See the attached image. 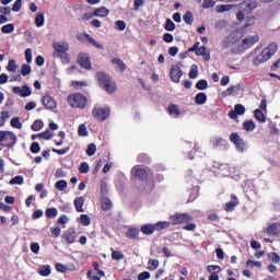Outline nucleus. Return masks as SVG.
I'll return each instance as SVG.
<instances>
[{
  "label": "nucleus",
  "instance_id": "b1692460",
  "mask_svg": "<svg viewBox=\"0 0 280 280\" xmlns=\"http://www.w3.org/2000/svg\"><path fill=\"white\" fill-rule=\"evenodd\" d=\"M84 197H77L74 199V208L78 213H84Z\"/></svg>",
  "mask_w": 280,
  "mask_h": 280
},
{
  "label": "nucleus",
  "instance_id": "052dcab7",
  "mask_svg": "<svg viewBox=\"0 0 280 280\" xmlns=\"http://www.w3.org/2000/svg\"><path fill=\"white\" fill-rule=\"evenodd\" d=\"M235 91H240V86L232 85V86L228 88L226 91L223 92V95H225V96L233 95V93H235Z\"/></svg>",
  "mask_w": 280,
  "mask_h": 280
},
{
  "label": "nucleus",
  "instance_id": "79ce46f5",
  "mask_svg": "<svg viewBox=\"0 0 280 280\" xmlns=\"http://www.w3.org/2000/svg\"><path fill=\"white\" fill-rule=\"evenodd\" d=\"M46 218L54 219L58 215V209L56 208H48L45 211Z\"/></svg>",
  "mask_w": 280,
  "mask_h": 280
},
{
  "label": "nucleus",
  "instance_id": "13d9d810",
  "mask_svg": "<svg viewBox=\"0 0 280 280\" xmlns=\"http://www.w3.org/2000/svg\"><path fill=\"white\" fill-rule=\"evenodd\" d=\"M257 18H255V15H249L246 18V22H245V25L244 27H253V25H255V21H256Z\"/></svg>",
  "mask_w": 280,
  "mask_h": 280
},
{
  "label": "nucleus",
  "instance_id": "e433bc0d",
  "mask_svg": "<svg viewBox=\"0 0 280 280\" xmlns=\"http://www.w3.org/2000/svg\"><path fill=\"white\" fill-rule=\"evenodd\" d=\"M43 126H45L43 120H35L32 124L31 129L33 130V132H38L39 130H43Z\"/></svg>",
  "mask_w": 280,
  "mask_h": 280
},
{
  "label": "nucleus",
  "instance_id": "c756f323",
  "mask_svg": "<svg viewBox=\"0 0 280 280\" xmlns=\"http://www.w3.org/2000/svg\"><path fill=\"white\" fill-rule=\"evenodd\" d=\"M143 235H152L154 233V224H143L140 229Z\"/></svg>",
  "mask_w": 280,
  "mask_h": 280
},
{
  "label": "nucleus",
  "instance_id": "6e6d98bb",
  "mask_svg": "<svg viewBox=\"0 0 280 280\" xmlns=\"http://www.w3.org/2000/svg\"><path fill=\"white\" fill-rule=\"evenodd\" d=\"M7 71H10L11 73H14V71H16V61L14 59L9 60Z\"/></svg>",
  "mask_w": 280,
  "mask_h": 280
},
{
  "label": "nucleus",
  "instance_id": "a878e982",
  "mask_svg": "<svg viewBox=\"0 0 280 280\" xmlns=\"http://www.w3.org/2000/svg\"><path fill=\"white\" fill-rule=\"evenodd\" d=\"M207 94L203 92H199L195 96V103L198 104V106H202L203 104H207Z\"/></svg>",
  "mask_w": 280,
  "mask_h": 280
},
{
  "label": "nucleus",
  "instance_id": "c03bdc74",
  "mask_svg": "<svg viewBox=\"0 0 280 280\" xmlns=\"http://www.w3.org/2000/svg\"><path fill=\"white\" fill-rule=\"evenodd\" d=\"M85 152L88 156H94V154L97 152V145H95V143H90Z\"/></svg>",
  "mask_w": 280,
  "mask_h": 280
},
{
  "label": "nucleus",
  "instance_id": "5701e85b",
  "mask_svg": "<svg viewBox=\"0 0 280 280\" xmlns=\"http://www.w3.org/2000/svg\"><path fill=\"white\" fill-rule=\"evenodd\" d=\"M83 36L86 38L88 43H90V45H92L96 49H104V45L95 40V38H93L89 33H83Z\"/></svg>",
  "mask_w": 280,
  "mask_h": 280
},
{
  "label": "nucleus",
  "instance_id": "8fccbe9b",
  "mask_svg": "<svg viewBox=\"0 0 280 280\" xmlns=\"http://www.w3.org/2000/svg\"><path fill=\"white\" fill-rule=\"evenodd\" d=\"M2 34H12L14 32V24H5L1 27Z\"/></svg>",
  "mask_w": 280,
  "mask_h": 280
},
{
  "label": "nucleus",
  "instance_id": "0e129e2a",
  "mask_svg": "<svg viewBox=\"0 0 280 280\" xmlns=\"http://www.w3.org/2000/svg\"><path fill=\"white\" fill-rule=\"evenodd\" d=\"M116 25V30H118L119 32H124V30H126V22L118 20L115 22Z\"/></svg>",
  "mask_w": 280,
  "mask_h": 280
},
{
  "label": "nucleus",
  "instance_id": "e2e57ef3",
  "mask_svg": "<svg viewBox=\"0 0 280 280\" xmlns=\"http://www.w3.org/2000/svg\"><path fill=\"white\" fill-rule=\"evenodd\" d=\"M269 259L272 261V264H279L280 262V256L279 254L272 252L269 254Z\"/></svg>",
  "mask_w": 280,
  "mask_h": 280
},
{
  "label": "nucleus",
  "instance_id": "cd10ccee",
  "mask_svg": "<svg viewBox=\"0 0 280 280\" xmlns=\"http://www.w3.org/2000/svg\"><path fill=\"white\" fill-rule=\"evenodd\" d=\"M153 226L154 231H164V229H170V226H172V223L167 221H160L153 224Z\"/></svg>",
  "mask_w": 280,
  "mask_h": 280
},
{
  "label": "nucleus",
  "instance_id": "9d476101",
  "mask_svg": "<svg viewBox=\"0 0 280 280\" xmlns=\"http://www.w3.org/2000/svg\"><path fill=\"white\" fill-rule=\"evenodd\" d=\"M78 65L82 67V69H85L86 71H91L93 69V66L91 65V57L88 52H80L78 55Z\"/></svg>",
  "mask_w": 280,
  "mask_h": 280
},
{
  "label": "nucleus",
  "instance_id": "ddd939ff",
  "mask_svg": "<svg viewBox=\"0 0 280 280\" xmlns=\"http://www.w3.org/2000/svg\"><path fill=\"white\" fill-rule=\"evenodd\" d=\"M42 104L46 108V110H56L58 108V103L54 98V96L46 94L42 97Z\"/></svg>",
  "mask_w": 280,
  "mask_h": 280
},
{
  "label": "nucleus",
  "instance_id": "ea45409f",
  "mask_svg": "<svg viewBox=\"0 0 280 280\" xmlns=\"http://www.w3.org/2000/svg\"><path fill=\"white\" fill-rule=\"evenodd\" d=\"M11 126L12 128H16L18 130H21V128H23V122L21 121V118L13 117L11 119Z\"/></svg>",
  "mask_w": 280,
  "mask_h": 280
},
{
  "label": "nucleus",
  "instance_id": "4d7b16f0",
  "mask_svg": "<svg viewBox=\"0 0 280 280\" xmlns=\"http://www.w3.org/2000/svg\"><path fill=\"white\" fill-rule=\"evenodd\" d=\"M188 77L191 80H196V78H198V66L194 65L192 68L190 69Z\"/></svg>",
  "mask_w": 280,
  "mask_h": 280
},
{
  "label": "nucleus",
  "instance_id": "a19ab883",
  "mask_svg": "<svg viewBox=\"0 0 280 280\" xmlns=\"http://www.w3.org/2000/svg\"><path fill=\"white\" fill-rule=\"evenodd\" d=\"M183 20L185 21V23L187 25H192V23H194V13H191V11H187L184 14Z\"/></svg>",
  "mask_w": 280,
  "mask_h": 280
},
{
  "label": "nucleus",
  "instance_id": "7ed1b4c3",
  "mask_svg": "<svg viewBox=\"0 0 280 280\" xmlns=\"http://www.w3.org/2000/svg\"><path fill=\"white\" fill-rule=\"evenodd\" d=\"M277 49L278 46L276 43L269 44L267 48L262 49L261 52L254 58L253 65L255 67H259V65H262V62H268V60L275 56Z\"/></svg>",
  "mask_w": 280,
  "mask_h": 280
},
{
  "label": "nucleus",
  "instance_id": "4468645a",
  "mask_svg": "<svg viewBox=\"0 0 280 280\" xmlns=\"http://www.w3.org/2000/svg\"><path fill=\"white\" fill-rule=\"evenodd\" d=\"M170 78L173 82H180V78H183V70L180 69V62L173 65L170 71Z\"/></svg>",
  "mask_w": 280,
  "mask_h": 280
},
{
  "label": "nucleus",
  "instance_id": "f8f14e48",
  "mask_svg": "<svg viewBox=\"0 0 280 280\" xmlns=\"http://www.w3.org/2000/svg\"><path fill=\"white\" fill-rule=\"evenodd\" d=\"M230 141L231 143H234L236 150H238V152H244V150H246V142L244 141V139H242L240 137V135L237 132H233L230 136Z\"/></svg>",
  "mask_w": 280,
  "mask_h": 280
},
{
  "label": "nucleus",
  "instance_id": "473e14b6",
  "mask_svg": "<svg viewBox=\"0 0 280 280\" xmlns=\"http://www.w3.org/2000/svg\"><path fill=\"white\" fill-rule=\"evenodd\" d=\"M254 117L257 121H260V124H266V115H264V112H261V109H255Z\"/></svg>",
  "mask_w": 280,
  "mask_h": 280
},
{
  "label": "nucleus",
  "instance_id": "09e8293b",
  "mask_svg": "<svg viewBox=\"0 0 280 280\" xmlns=\"http://www.w3.org/2000/svg\"><path fill=\"white\" fill-rule=\"evenodd\" d=\"M79 137H89V130L86 129V125L82 124L78 129Z\"/></svg>",
  "mask_w": 280,
  "mask_h": 280
},
{
  "label": "nucleus",
  "instance_id": "0eeeda50",
  "mask_svg": "<svg viewBox=\"0 0 280 280\" xmlns=\"http://www.w3.org/2000/svg\"><path fill=\"white\" fill-rule=\"evenodd\" d=\"M16 141H19V139L14 132L0 130V145L2 148L12 149L16 145Z\"/></svg>",
  "mask_w": 280,
  "mask_h": 280
},
{
  "label": "nucleus",
  "instance_id": "aec40b11",
  "mask_svg": "<svg viewBox=\"0 0 280 280\" xmlns=\"http://www.w3.org/2000/svg\"><path fill=\"white\" fill-rule=\"evenodd\" d=\"M266 233H268V235H272L273 237H277L280 234V223L270 224L267 228Z\"/></svg>",
  "mask_w": 280,
  "mask_h": 280
},
{
  "label": "nucleus",
  "instance_id": "c9c22d12",
  "mask_svg": "<svg viewBox=\"0 0 280 280\" xmlns=\"http://www.w3.org/2000/svg\"><path fill=\"white\" fill-rule=\"evenodd\" d=\"M112 63L116 65L119 69V71L124 72L126 71V63L124 62V60L119 59V58H114L112 59Z\"/></svg>",
  "mask_w": 280,
  "mask_h": 280
},
{
  "label": "nucleus",
  "instance_id": "bf43d9fd",
  "mask_svg": "<svg viewBox=\"0 0 280 280\" xmlns=\"http://www.w3.org/2000/svg\"><path fill=\"white\" fill-rule=\"evenodd\" d=\"M32 154H38L40 152V144L38 142H33L30 147Z\"/></svg>",
  "mask_w": 280,
  "mask_h": 280
},
{
  "label": "nucleus",
  "instance_id": "f704fd0d",
  "mask_svg": "<svg viewBox=\"0 0 280 280\" xmlns=\"http://www.w3.org/2000/svg\"><path fill=\"white\" fill-rule=\"evenodd\" d=\"M35 25L36 27H43L45 25V14L39 12L35 18Z\"/></svg>",
  "mask_w": 280,
  "mask_h": 280
},
{
  "label": "nucleus",
  "instance_id": "338daca9",
  "mask_svg": "<svg viewBox=\"0 0 280 280\" xmlns=\"http://www.w3.org/2000/svg\"><path fill=\"white\" fill-rule=\"evenodd\" d=\"M23 3V0H16L12 5L13 12H21V5Z\"/></svg>",
  "mask_w": 280,
  "mask_h": 280
},
{
  "label": "nucleus",
  "instance_id": "2eb2a0df",
  "mask_svg": "<svg viewBox=\"0 0 280 280\" xmlns=\"http://www.w3.org/2000/svg\"><path fill=\"white\" fill-rule=\"evenodd\" d=\"M12 93H14V95H19L20 97H30V95H32V89H30L27 85L13 86Z\"/></svg>",
  "mask_w": 280,
  "mask_h": 280
},
{
  "label": "nucleus",
  "instance_id": "a211bd4d",
  "mask_svg": "<svg viewBox=\"0 0 280 280\" xmlns=\"http://www.w3.org/2000/svg\"><path fill=\"white\" fill-rule=\"evenodd\" d=\"M244 49H250L253 45H256V43H259V36L258 35H252L242 40Z\"/></svg>",
  "mask_w": 280,
  "mask_h": 280
},
{
  "label": "nucleus",
  "instance_id": "dca6fc26",
  "mask_svg": "<svg viewBox=\"0 0 280 280\" xmlns=\"http://www.w3.org/2000/svg\"><path fill=\"white\" fill-rule=\"evenodd\" d=\"M132 172H133L135 178H137L138 180H147L148 179V170L139 167V166H135L132 168Z\"/></svg>",
  "mask_w": 280,
  "mask_h": 280
},
{
  "label": "nucleus",
  "instance_id": "680f3d73",
  "mask_svg": "<svg viewBox=\"0 0 280 280\" xmlns=\"http://www.w3.org/2000/svg\"><path fill=\"white\" fill-rule=\"evenodd\" d=\"M220 270H222V268L218 265H209L208 266V272H210L211 275H213V272H215V275H218V272H220Z\"/></svg>",
  "mask_w": 280,
  "mask_h": 280
},
{
  "label": "nucleus",
  "instance_id": "3c124183",
  "mask_svg": "<svg viewBox=\"0 0 280 280\" xmlns=\"http://www.w3.org/2000/svg\"><path fill=\"white\" fill-rule=\"evenodd\" d=\"M91 167L89 166V163L82 162L79 166L80 174H89Z\"/></svg>",
  "mask_w": 280,
  "mask_h": 280
},
{
  "label": "nucleus",
  "instance_id": "69168bd1",
  "mask_svg": "<svg viewBox=\"0 0 280 280\" xmlns=\"http://www.w3.org/2000/svg\"><path fill=\"white\" fill-rule=\"evenodd\" d=\"M38 137L40 139L49 140V139H51V137H54V133H51V131H49V130H46V131H44L42 133H38Z\"/></svg>",
  "mask_w": 280,
  "mask_h": 280
},
{
  "label": "nucleus",
  "instance_id": "9b49d317",
  "mask_svg": "<svg viewBox=\"0 0 280 280\" xmlns=\"http://www.w3.org/2000/svg\"><path fill=\"white\" fill-rule=\"evenodd\" d=\"M61 240L66 242V244H75V240H78V232L73 228H69L63 231L61 235Z\"/></svg>",
  "mask_w": 280,
  "mask_h": 280
},
{
  "label": "nucleus",
  "instance_id": "a18cd8bd",
  "mask_svg": "<svg viewBox=\"0 0 280 280\" xmlns=\"http://www.w3.org/2000/svg\"><path fill=\"white\" fill-rule=\"evenodd\" d=\"M32 73V66L27 63H23L21 67V75H30Z\"/></svg>",
  "mask_w": 280,
  "mask_h": 280
},
{
  "label": "nucleus",
  "instance_id": "1a4fd4ad",
  "mask_svg": "<svg viewBox=\"0 0 280 280\" xmlns=\"http://www.w3.org/2000/svg\"><path fill=\"white\" fill-rule=\"evenodd\" d=\"M189 52H195L196 56H202L203 60H211V54L207 52L206 46H200V42H196L192 47L188 49Z\"/></svg>",
  "mask_w": 280,
  "mask_h": 280
},
{
  "label": "nucleus",
  "instance_id": "f03ea898",
  "mask_svg": "<svg viewBox=\"0 0 280 280\" xmlns=\"http://www.w3.org/2000/svg\"><path fill=\"white\" fill-rule=\"evenodd\" d=\"M96 80L98 82V86L106 91L108 95L115 93L117 91V83L113 81L110 75L106 74V72H97Z\"/></svg>",
  "mask_w": 280,
  "mask_h": 280
},
{
  "label": "nucleus",
  "instance_id": "412c9836",
  "mask_svg": "<svg viewBox=\"0 0 280 280\" xmlns=\"http://www.w3.org/2000/svg\"><path fill=\"white\" fill-rule=\"evenodd\" d=\"M101 209H103V211H110L113 209V202L110 201V199L108 197L102 196Z\"/></svg>",
  "mask_w": 280,
  "mask_h": 280
},
{
  "label": "nucleus",
  "instance_id": "de8ad7c7",
  "mask_svg": "<svg viewBox=\"0 0 280 280\" xmlns=\"http://www.w3.org/2000/svg\"><path fill=\"white\" fill-rule=\"evenodd\" d=\"M164 28L166 32H174V30H176V24L172 20L167 19Z\"/></svg>",
  "mask_w": 280,
  "mask_h": 280
},
{
  "label": "nucleus",
  "instance_id": "2f4dec72",
  "mask_svg": "<svg viewBox=\"0 0 280 280\" xmlns=\"http://www.w3.org/2000/svg\"><path fill=\"white\" fill-rule=\"evenodd\" d=\"M94 16H101L106 18V15L109 13L108 9L106 7H101L94 10Z\"/></svg>",
  "mask_w": 280,
  "mask_h": 280
},
{
  "label": "nucleus",
  "instance_id": "423d86ee",
  "mask_svg": "<svg viewBox=\"0 0 280 280\" xmlns=\"http://www.w3.org/2000/svg\"><path fill=\"white\" fill-rule=\"evenodd\" d=\"M92 117L96 121H106L110 117V107L109 106H104L100 104H95L93 109H92Z\"/></svg>",
  "mask_w": 280,
  "mask_h": 280
},
{
  "label": "nucleus",
  "instance_id": "4be33fe9",
  "mask_svg": "<svg viewBox=\"0 0 280 280\" xmlns=\"http://www.w3.org/2000/svg\"><path fill=\"white\" fill-rule=\"evenodd\" d=\"M231 198H232V201H228V202L224 205L225 211H234V210H235V207H236L237 205H240V201H237V196L232 195Z\"/></svg>",
  "mask_w": 280,
  "mask_h": 280
},
{
  "label": "nucleus",
  "instance_id": "f257e3e1",
  "mask_svg": "<svg viewBox=\"0 0 280 280\" xmlns=\"http://www.w3.org/2000/svg\"><path fill=\"white\" fill-rule=\"evenodd\" d=\"M52 49H54V52H52L54 58H60L63 65H69V62H71V57H69V54H67L69 51V43L55 42L52 44Z\"/></svg>",
  "mask_w": 280,
  "mask_h": 280
},
{
  "label": "nucleus",
  "instance_id": "c85d7f7f",
  "mask_svg": "<svg viewBox=\"0 0 280 280\" xmlns=\"http://www.w3.org/2000/svg\"><path fill=\"white\" fill-rule=\"evenodd\" d=\"M233 8H237V5H235V4H218L215 7V10H217V12L222 13V12H229V11L233 10Z\"/></svg>",
  "mask_w": 280,
  "mask_h": 280
},
{
  "label": "nucleus",
  "instance_id": "5fc2aeb1",
  "mask_svg": "<svg viewBox=\"0 0 280 280\" xmlns=\"http://www.w3.org/2000/svg\"><path fill=\"white\" fill-rule=\"evenodd\" d=\"M23 180L24 178L22 175H16L10 180V185H23Z\"/></svg>",
  "mask_w": 280,
  "mask_h": 280
},
{
  "label": "nucleus",
  "instance_id": "603ef678",
  "mask_svg": "<svg viewBox=\"0 0 280 280\" xmlns=\"http://www.w3.org/2000/svg\"><path fill=\"white\" fill-rule=\"evenodd\" d=\"M138 163H150V155L147 153H140L137 158Z\"/></svg>",
  "mask_w": 280,
  "mask_h": 280
},
{
  "label": "nucleus",
  "instance_id": "6ab92c4d",
  "mask_svg": "<svg viewBox=\"0 0 280 280\" xmlns=\"http://www.w3.org/2000/svg\"><path fill=\"white\" fill-rule=\"evenodd\" d=\"M139 233H141V230L139 228H129L125 235L128 240H139Z\"/></svg>",
  "mask_w": 280,
  "mask_h": 280
},
{
  "label": "nucleus",
  "instance_id": "6e6552de",
  "mask_svg": "<svg viewBox=\"0 0 280 280\" xmlns=\"http://www.w3.org/2000/svg\"><path fill=\"white\" fill-rule=\"evenodd\" d=\"M171 224L176 226L178 224H189V222H194V217L187 212L185 213H175L170 217Z\"/></svg>",
  "mask_w": 280,
  "mask_h": 280
},
{
  "label": "nucleus",
  "instance_id": "393cba45",
  "mask_svg": "<svg viewBox=\"0 0 280 280\" xmlns=\"http://www.w3.org/2000/svg\"><path fill=\"white\" fill-rule=\"evenodd\" d=\"M37 272L40 275V277H49V275H51V266L42 265L38 267Z\"/></svg>",
  "mask_w": 280,
  "mask_h": 280
},
{
  "label": "nucleus",
  "instance_id": "864d4df0",
  "mask_svg": "<svg viewBox=\"0 0 280 280\" xmlns=\"http://www.w3.org/2000/svg\"><path fill=\"white\" fill-rule=\"evenodd\" d=\"M80 222L83 226H89L91 224V217L89 214H81Z\"/></svg>",
  "mask_w": 280,
  "mask_h": 280
},
{
  "label": "nucleus",
  "instance_id": "bb28decb",
  "mask_svg": "<svg viewBox=\"0 0 280 280\" xmlns=\"http://www.w3.org/2000/svg\"><path fill=\"white\" fill-rule=\"evenodd\" d=\"M168 114L171 117H179L180 116V109L178 108V105L176 104H170L168 105Z\"/></svg>",
  "mask_w": 280,
  "mask_h": 280
},
{
  "label": "nucleus",
  "instance_id": "72a5a7b5",
  "mask_svg": "<svg viewBox=\"0 0 280 280\" xmlns=\"http://www.w3.org/2000/svg\"><path fill=\"white\" fill-rule=\"evenodd\" d=\"M160 262L156 258H150L148 261V270L154 271L156 268H159Z\"/></svg>",
  "mask_w": 280,
  "mask_h": 280
},
{
  "label": "nucleus",
  "instance_id": "37998d69",
  "mask_svg": "<svg viewBox=\"0 0 280 280\" xmlns=\"http://www.w3.org/2000/svg\"><path fill=\"white\" fill-rule=\"evenodd\" d=\"M124 253H121L120 250H114L112 249V259L114 261H119L121 259H124Z\"/></svg>",
  "mask_w": 280,
  "mask_h": 280
},
{
  "label": "nucleus",
  "instance_id": "58836bf2",
  "mask_svg": "<svg viewBox=\"0 0 280 280\" xmlns=\"http://www.w3.org/2000/svg\"><path fill=\"white\" fill-rule=\"evenodd\" d=\"M10 119V112H1L0 113V128H3L5 126V121Z\"/></svg>",
  "mask_w": 280,
  "mask_h": 280
},
{
  "label": "nucleus",
  "instance_id": "20e7f679",
  "mask_svg": "<svg viewBox=\"0 0 280 280\" xmlns=\"http://www.w3.org/2000/svg\"><path fill=\"white\" fill-rule=\"evenodd\" d=\"M236 8H240L238 12L236 13V19L242 22L246 19V14H253L255 10H257V2L256 1H243L238 4H235Z\"/></svg>",
  "mask_w": 280,
  "mask_h": 280
},
{
  "label": "nucleus",
  "instance_id": "f3484780",
  "mask_svg": "<svg viewBox=\"0 0 280 280\" xmlns=\"http://www.w3.org/2000/svg\"><path fill=\"white\" fill-rule=\"evenodd\" d=\"M246 113V107L242 104H236L234 110L229 112L230 119H237V115H244Z\"/></svg>",
  "mask_w": 280,
  "mask_h": 280
},
{
  "label": "nucleus",
  "instance_id": "49530a36",
  "mask_svg": "<svg viewBox=\"0 0 280 280\" xmlns=\"http://www.w3.org/2000/svg\"><path fill=\"white\" fill-rule=\"evenodd\" d=\"M67 180L65 179H60L55 184L56 189H58L59 191H65V189H67Z\"/></svg>",
  "mask_w": 280,
  "mask_h": 280
},
{
  "label": "nucleus",
  "instance_id": "39448f33",
  "mask_svg": "<svg viewBox=\"0 0 280 280\" xmlns=\"http://www.w3.org/2000/svg\"><path fill=\"white\" fill-rule=\"evenodd\" d=\"M68 104L72 108H80L83 110V108H86V104H89V98H86L83 94L80 93H72L68 96Z\"/></svg>",
  "mask_w": 280,
  "mask_h": 280
},
{
  "label": "nucleus",
  "instance_id": "7c9ffc66",
  "mask_svg": "<svg viewBox=\"0 0 280 280\" xmlns=\"http://www.w3.org/2000/svg\"><path fill=\"white\" fill-rule=\"evenodd\" d=\"M243 128L247 132H253V130L257 128V125L255 124L254 120H246L245 122H243Z\"/></svg>",
  "mask_w": 280,
  "mask_h": 280
},
{
  "label": "nucleus",
  "instance_id": "774afa93",
  "mask_svg": "<svg viewBox=\"0 0 280 280\" xmlns=\"http://www.w3.org/2000/svg\"><path fill=\"white\" fill-rule=\"evenodd\" d=\"M151 275L149 271H143L138 275V280H148L150 279Z\"/></svg>",
  "mask_w": 280,
  "mask_h": 280
},
{
  "label": "nucleus",
  "instance_id": "4c0bfd02",
  "mask_svg": "<svg viewBox=\"0 0 280 280\" xmlns=\"http://www.w3.org/2000/svg\"><path fill=\"white\" fill-rule=\"evenodd\" d=\"M196 89L198 91H205L206 89H209V82H207L205 79H201L196 83Z\"/></svg>",
  "mask_w": 280,
  "mask_h": 280
}]
</instances>
